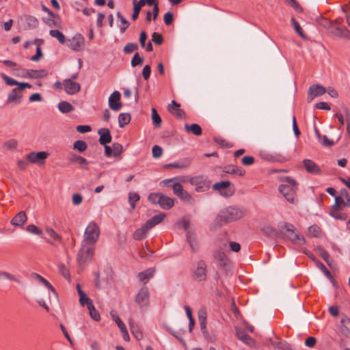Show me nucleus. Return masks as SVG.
Wrapping results in <instances>:
<instances>
[{
    "label": "nucleus",
    "instance_id": "f257e3e1",
    "mask_svg": "<svg viewBox=\"0 0 350 350\" xmlns=\"http://www.w3.org/2000/svg\"><path fill=\"white\" fill-rule=\"evenodd\" d=\"M244 215L245 212L243 209L237 206H230L221 210L218 213L215 221L218 226H222L223 225L240 219Z\"/></svg>",
    "mask_w": 350,
    "mask_h": 350
},
{
    "label": "nucleus",
    "instance_id": "f03ea898",
    "mask_svg": "<svg viewBox=\"0 0 350 350\" xmlns=\"http://www.w3.org/2000/svg\"><path fill=\"white\" fill-rule=\"evenodd\" d=\"M278 190L285 199L291 204L297 202V183L291 177H285L282 180Z\"/></svg>",
    "mask_w": 350,
    "mask_h": 350
},
{
    "label": "nucleus",
    "instance_id": "7ed1b4c3",
    "mask_svg": "<svg viewBox=\"0 0 350 350\" xmlns=\"http://www.w3.org/2000/svg\"><path fill=\"white\" fill-rule=\"evenodd\" d=\"M342 18H338L334 21H326V23L332 34L338 37L350 39V32L347 28L342 24Z\"/></svg>",
    "mask_w": 350,
    "mask_h": 350
},
{
    "label": "nucleus",
    "instance_id": "20e7f679",
    "mask_svg": "<svg viewBox=\"0 0 350 350\" xmlns=\"http://www.w3.org/2000/svg\"><path fill=\"white\" fill-rule=\"evenodd\" d=\"M148 200L153 204H159L164 210H169L174 205V200L161 193H151Z\"/></svg>",
    "mask_w": 350,
    "mask_h": 350
},
{
    "label": "nucleus",
    "instance_id": "39448f33",
    "mask_svg": "<svg viewBox=\"0 0 350 350\" xmlns=\"http://www.w3.org/2000/svg\"><path fill=\"white\" fill-rule=\"evenodd\" d=\"M342 206H346L345 201L342 196H335V204L332 206L329 211V215L336 219L340 221H345L348 215L346 213L341 212Z\"/></svg>",
    "mask_w": 350,
    "mask_h": 350
},
{
    "label": "nucleus",
    "instance_id": "423d86ee",
    "mask_svg": "<svg viewBox=\"0 0 350 350\" xmlns=\"http://www.w3.org/2000/svg\"><path fill=\"white\" fill-rule=\"evenodd\" d=\"M94 252V245L83 243L77 255V262L82 267L86 263L90 262L93 257Z\"/></svg>",
    "mask_w": 350,
    "mask_h": 350
},
{
    "label": "nucleus",
    "instance_id": "0eeeda50",
    "mask_svg": "<svg viewBox=\"0 0 350 350\" xmlns=\"http://www.w3.org/2000/svg\"><path fill=\"white\" fill-rule=\"evenodd\" d=\"M100 235L98 226L94 221L90 222L84 232V241L85 244L94 245L98 241Z\"/></svg>",
    "mask_w": 350,
    "mask_h": 350
},
{
    "label": "nucleus",
    "instance_id": "6e6552de",
    "mask_svg": "<svg viewBox=\"0 0 350 350\" xmlns=\"http://www.w3.org/2000/svg\"><path fill=\"white\" fill-rule=\"evenodd\" d=\"M26 88H31L32 85L29 83H21L19 84V87L14 88L10 92L8 96L6 103H14L16 105L21 103L23 98V94L21 92Z\"/></svg>",
    "mask_w": 350,
    "mask_h": 350
},
{
    "label": "nucleus",
    "instance_id": "1a4fd4ad",
    "mask_svg": "<svg viewBox=\"0 0 350 350\" xmlns=\"http://www.w3.org/2000/svg\"><path fill=\"white\" fill-rule=\"evenodd\" d=\"M135 301L139 305L141 310L149 306L150 292L146 286H144L140 288L135 297Z\"/></svg>",
    "mask_w": 350,
    "mask_h": 350
},
{
    "label": "nucleus",
    "instance_id": "9d476101",
    "mask_svg": "<svg viewBox=\"0 0 350 350\" xmlns=\"http://www.w3.org/2000/svg\"><path fill=\"white\" fill-rule=\"evenodd\" d=\"M206 262L200 260L197 262V267L193 273V278L198 282L205 281L207 278V269Z\"/></svg>",
    "mask_w": 350,
    "mask_h": 350
},
{
    "label": "nucleus",
    "instance_id": "9b49d317",
    "mask_svg": "<svg viewBox=\"0 0 350 350\" xmlns=\"http://www.w3.org/2000/svg\"><path fill=\"white\" fill-rule=\"evenodd\" d=\"M230 182L229 181H221L216 183L213 185V189L218 191L219 193L226 197H230L234 194V189L230 188Z\"/></svg>",
    "mask_w": 350,
    "mask_h": 350
},
{
    "label": "nucleus",
    "instance_id": "f8f14e48",
    "mask_svg": "<svg viewBox=\"0 0 350 350\" xmlns=\"http://www.w3.org/2000/svg\"><path fill=\"white\" fill-rule=\"evenodd\" d=\"M213 256L217 261L218 266L224 270H227L230 265V260L226 254L221 250L213 252Z\"/></svg>",
    "mask_w": 350,
    "mask_h": 350
},
{
    "label": "nucleus",
    "instance_id": "ddd939ff",
    "mask_svg": "<svg viewBox=\"0 0 350 350\" xmlns=\"http://www.w3.org/2000/svg\"><path fill=\"white\" fill-rule=\"evenodd\" d=\"M49 154L44 151L31 152L27 154V160L31 163L44 164L45 159L48 157Z\"/></svg>",
    "mask_w": 350,
    "mask_h": 350
},
{
    "label": "nucleus",
    "instance_id": "4468645a",
    "mask_svg": "<svg viewBox=\"0 0 350 350\" xmlns=\"http://www.w3.org/2000/svg\"><path fill=\"white\" fill-rule=\"evenodd\" d=\"M85 40L81 34H76L68 41V46L72 50L79 51L84 46Z\"/></svg>",
    "mask_w": 350,
    "mask_h": 350
},
{
    "label": "nucleus",
    "instance_id": "2eb2a0df",
    "mask_svg": "<svg viewBox=\"0 0 350 350\" xmlns=\"http://www.w3.org/2000/svg\"><path fill=\"white\" fill-rule=\"evenodd\" d=\"M326 92L325 88L319 84L312 85L308 91L307 99L308 102H311L315 97L321 96Z\"/></svg>",
    "mask_w": 350,
    "mask_h": 350
},
{
    "label": "nucleus",
    "instance_id": "dca6fc26",
    "mask_svg": "<svg viewBox=\"0 0 350 350\" xmlns=\"http://www.w3.org/2000/svg\"><path fill=\"white\" fill-rule=\"evenodd\" d=\"M192 162V159L186 157L181 159L176 162L165 164L163 167L165 169L168 168H176L180 170H185L188 168Z\"/></svg>",
    "mask_w": 350,
    "mask_h": 350
},
{
    "label": "nucleus",
    "instance_id": "f3484780",
    "mask_svg": "<svg viewBox=\"0 0 350 350\" xmlns=\"http://www.w3.org/2000/svg\"><path fill=\"white\" fill-rule=\"evenodd\" d=\"M303 165L309 174L314 175H321L322 174L321 167L311 159H304Z\"/></svg>",
    "mask_w": 350,
    "mask_h": 350
},
{
    "label": "nucleus",
    "instance_id": "a211bd4d",
    "mask_svg": "<svg viewBox=\"0 0 350 350\" xmlns=\"http://www.w3.org/2000/svg\"><path fill=\"white\" fill-rule=\"evenodd\" d=\"M121 94L118 91H114L109 98V106L113 111H119L122 104L120 102Z\"/></svg>",
    "mask_w": 350,
    "mask_h": 350
},
{
    "label": "nucleus",
    "instance_id": "6ab92c4d",
    "mask_svg": "<svg viewBox=\"0 0 350 350\" xmlns=\"http://www.w3.org/2000/svg\"><path fill=\"white\" fill-rule=\"evenodd\" d=\"M63 85L66 92L70 95L75 94L81 90L80 83L72 81V80L64 79Z\"/></svg>",
    "mask_w": 350,
    "mask_h": 350
},
{
    "label": "nucleus",
    "instance_id": "aec40b11",
    "mask_svg": "<svg viewBox=\"0 0 350 350\" xmlns=\"http://www.w3.org/2000/svg\"><path fill=\"white\" fill-rule=\"evenodd\" d=\"M180 105L176 103L175 100H172L171 104L167 106L168 111L176 116L177 118H185L186 113L183 109H180Z\"/></svg>",
    "mask_w": 350,
    "mask_h": 350
},
{
    "label": "nucleus",
    "instance_id": "412c9836",
    "mask_svg": "<svg viewBox=\"0 0 350 350\" xmlns=\"http://www.w3.org/2000/svg\"><path fill=\"white\" fill-rule=\"evenodd\" d=\"M27 216L25 211L18 212L10 221V224L15 226L21 228L27 222Z\"/></svg>",
    "mask_w": 350,
    "mask_h": 350
},
{
    "label": "nucleus",
    "instance_id": "4be33fe9",
    "mask_svg": "<svg viewBox=\"0 0 350 350\" xmlns=\"http://www.w3.org/2000/svg\"><path fill=\"white\" fill-rule=\"evenodd\" d=\"M21 21L25 23V29H36L39 25L38 20L33 16L25 14L21 17Z\"/></svg>",
    "mask_w": 350,
    "mask_h": 350
},
{
    "label": "nucleus",
    "instance_id": "5701e85b",
    "mask_svg": "<svg viewBox=\"0 0 350 350\" xmlns=\"http://www.w3.org/2000/svg\"><path fill=\"white\" fill-rule=\"evenodd\" d=\"M98 134L99 135V143L101 145L105 146L111 142L112 137L109 129L102 128L98 130Z\"/></svg>",
    "mask_w": 350,
    "mask_h": 350
},
{
    "label": "nucleus",
    "instance_id": "b1692460",
    "mask_svg": "<svg viewBox=\"0 0 350 350\" xmlns=\"http://www.w3.org/2000/svg\"><path fill=\"white\" fill-rule=\"evenodd\" d=\"M23 72H25L27 77L31 79L44 78L48 75V71L44 69L39 70L32 69H24Z\"/></svg>",
    "mask_w": 350,
    "mask_h": 350
},
{
    "label": "nucleus",
    "instance_id": "393cba45",
    "mask_svg": "<svg viewBox=\"0 0 350 350\" xmlns=\"http://www.w3.org/2000/svg\"><path fill=\"white\" fill-rule=\"evenodd\" d=\"M150 230V228L145 223L141 228L135 230L133 234V239L136 241H142L144 239Z\"/></svg>",
    "mask_w": 350,
    "mask_h": 350
},
{
    "label": "nucleus",
    "instance_id": "a878e982",
    "mask_svg": "<svg viewBox=\"0 0 350 350\" xmlns=\"http://www.w3.org/2000/svg\"><path fill=\"white\" fill-rule=\"evenodd\" d=\"M223 172L226 174H235L243 176L245 174V170L239 166L229 165L224 167Z\"/></svg>",
    "mask_w": 350,
    "mask_h": 350
},
{
    "label": "nucleus",
    "instance_id": "bb28decb",
    "mask_svg": "<svg viewBox=\"0 0 350 350\" xmlns=\"http://www.w3.org/2000/svg\"><path fill=\"white\" fill-rule=\"evenodd\" d=\"M185 130L187 133H191L197 136L201 135L202 133L201 126L196 123H193L192 124H186L185 125Z\"/></svg>",
    "mask_w": 350,
    "mask_h": 350
},
{
    "label": "nucleus",
    "instance_id": "cd10ccee",
    "mask_svg": "<svg viewBox=\"0 0 350 350\" xmlns=\"http://www.w3.org/2000/svg\"><path fill=\"white\" fill-rule=\"evenodd\" d=\"M340 323L341 333L347 338H350V319L347 317L342 318Z\"/></svg>",
    "mask_w": 350,
    "mask_h": 350
},
{
    "label": "nucleus",
    "instance_id": "c85d7f7f",
    "mask_svg": "<svg viewBox=\"0 0 350 350\" xmlns=\"http://www.w3.org/2000/svg\"><path fill=\"white\" fill-rule=\"evenodd\" d=\"M165 217V213H159L158 215L153 216L151 219L146 221V224L150 228V229H151L154 226L161 223L164 219Z\"/></svg>",
    "mask_w": 350,
    "mask_h": 350
},
{
    "label": "nucleus",
    "instance_id": "c756f323",
    "mask_svg": "<svg viewBox=\"0 0 350 350\" xmlns=\"http://www.w3.org/2000/svg\"><path fill=\"white\" fill-rule=\"evenodd\" d=\"M154 270L152 269H148L144 271L139 272L138 273V278L141 282L146 284L148 281L153 276Z\"/></svg>",
    "mask_w": 350,
    "mask_h": 350
},
{
    "label": "nucleus",
    "instance_id": "7c9ffc66",
    "mask_svg": "<svg viewBox=\"0 0 350 350\" xmlns=\"http://www.w3.org/2000/svg\"><path fill=\"white\" fill-rule=\"evenodd\" d=\"M70 162L72 163H77L80 167L85 168V170L88 169V161L87 159L81 156L75 154L70 158Z\"/></svg>",
    "mask_w": 350,
    "mask_h": 350
},
{
    "label": "nucleus",
    "instance_id": "2f4dec72",
    "mask_svg": "<svg viewBox=\"0 0 350 350\" xmlns=\"http://www.w3.org/2000/svg\"><path fill=\"white\" fill-rule=\"evenodd\" d=\"M167 331L174 338H176L182 345H185V340L183 338V335L185 333V330L180 329L178 331H175L173 329L169 327L167 329Z\"/></svg>",
    "mask_w": 350,
    "mask_h": 350
},
{
    "label": "nucleus",
    "instance_id": "473e14b6",
    "mask_svg": "<svg viewBox=\"0 0 350 350\" xmlns=\"http://www.w3.org/2000/svg\"><path fill=\"white\" fill-rule=\"evenodd\" d=\"M131 117L129 113H122L118 116V124L120 128H124L131 121Z\"/></svg>",
    "mask_w": 350,
    "mask_h": 350
},
{
    "label": "nucleus",
    "instance_id": "72a5a7b5",
    "mask_svg": "<svg viewBox=\"0 0 350 350\" xmlns=\"http://www.w3.org/2000/svg\"><path fill=\"white\" fill-rule=\"evenodd\" d=\"M133 12L132 14V19L135 21L139 14V12L142 10V8L144 6V1L139 0L137 3H136V0H133Z\"/></svg>",
    "mask_w": 350,
    "mask_h": 350
},
{
    "label": "nucleus",
    "instance_id": "f704fd0d",
    "mask_svg": "<svg viewBox=\"0 0 350 350\" xmlns=\"http://www.w3.org/2000/svg\"><path fill=\"white\" fill-rule=\"evenodd\" d=\"M291 25H293L295 32L303 39H307V36L304 32L299 23L295 20V18H291Z\"/></svg>",
    "mask_w": 350,
    "mask_h": 350
},
{
    "label": "nucleus",
    "instance_id": "c9c22d12",
    "mask_svg": "<svg viewBox=\"0 0 350 350\" xmlns=\"http://www.w3.org/2000/svg\"><path fill=\"white\" fill-rule=\"evenodd\" d=\"M58 109L63 113H67L72 111L75 108L70 103L67 101H61L58 104Z\"/></svg>",
    "mask_w": 350,
    "mask_h": 350
},
{
    "label": "nucleus",
    "instance_id": "e433bc0d",
    "mask_svg": "<svg viewBox=\"0 0 350 350\" xmlns=\"http://www.w3.org/2000/svg\"><path fill=\"white\" fill-rule=\"evenodd\" d=\"M199 318V322H200V327L201 329L202 332L203 333L204 336H206L207 334V330H206V313L200 312L198 314Z\"/></svg>",
    "mask_w": 350,
    "mask_h": 350
},
{
    "label": "nucleus",
    "instance_id": "4c0bfd02",
    "mask_svg": "<svg viewBox=\"0 0 350 350\" xmlns=\"http://www.w3.org/2000/svg\"><path fill=\"white\" fill-rule=\"evenodd\" d=\"M237 336L240 340L246 345H250L252 343H254L252 337L243 331L237 332Z\"/></svg>",
    "mask_w": 350,
    "mask_h": 350
},
{
    "label": "nucleus",
    "instance_id": "58836bf2",
    "mask_svg": "<svg viewBox=\"0 0 350 350\" xmlns=\"http://www.w3.org/2000/svg\"><path fill=\"white\" fill-rule=\"evenodd\" d=\"M289 239L295 244L299 245H304L306 244V239L304 237L300 234H293L292 236H289Z\"/></svg>",
    "mask_w": 350,
    "mask_h": 350
},
{
    "label": "nucleus",
    "instance_id": "ea45409f",
    "mask_svg": "<svg viewBox=\"0 0 350 350\" xmlns=\"http://www.w3.org/2000/svg\"><path fill=\"white\" fill-rule=\"evenodd\" d=\"M33 277L36 278L40 282L43 284L47 288H49L50 291H53V293H55V288L49 282H48L44 278L39 275L38 273H33L32 274Z\"/></svg>",
    "mask_w": 350,
    "mask_h": 350
},
{
    "label": "nucleus",
    "instance_id": "a19ab883",
    "mask_svg": "<svg viewBox=\"0 0 350 350\" xmlns=\"http://www.w3.org/2000/svg\"><path fill=\"white\" fill-rule=\"evenodd\" d=\"M279 227L281 230H285V231L286 232V234L288 237L289 236H292L293 234H295V227L293 224L284 222L280 224Z\"/></svg>",
    "mask_w": 350,
    "mask_h": 350
},
{
    "label": "nucleus",
    "instance_id": "79ce46f5",
    "mask_svg": "<svg viewBox=\"0 0 350 350\" xmlns=\"http://www.w3.org/2000/svg\"><path fill=\"white\" fill-rule=\"evenodd\" d=\"M49 34L51 36L57 38L61 44L65 43V36L60 31L57 29H51L49 31Z\"/></svg>",
    "mask_w": 350,
    "mask_h": 350
},
{
    "label": "nucleus",
    "instance_id": "37998d69",
    "mask_svg": "<svg viewBox=\"0 0 350 350\" xmlns=\"http://www.w3.org/2000/svg\"><path fill=\"white\" fill-rule=\"evenodd\" d=\"M73 148L79 152H83L87 150L88 144L85 141L77 140L73 144Z\"/></svg>",
    "mask_w": 350,
    "mask_h": 350
},
{
    "label": "nucleus",
    "instance_id": "c03bdc74",
    "mask_svg": "<svg viewBox=\"0 0 350 350\" xmlns=\"http://www.w3.org/2000/svg\"><path fill=\"white\" fill-rule=\"evenodd\" d=\"M88 310L90 312V315L96 321H98L100 319V314L99 312L96 310L94 308V306L92 303H90L88 306Z\"/></svg>",
    "mask_w": 350,
    "mask_h": 350
},
{
    "label": "nucleus",
    "instance_id": "a18cd8bd",
    "mask_svg": "<svg viewBox=\"0 0 350 350\" xmlns=\"http://www.w3.org/2000/svg\"><path fill=\"white\" fill-rule=\"evenodd\" d=\"M140 196L138 193L131 192L129 196V202L132 209H135V204L139 200Z\"/></svg>",
    "mask_w": 350,
    "mask_h": 350
},
{
    "label": "nucleus",
    "instance_id": "49530a36",
    "mask_svg": "<svg viewBox=\"0 0 350 350\" xmlns=\"http://www.w3.org/2000/svg\"><path fill=\"white\" fill-rule=\"evenodd\" d=\"M152 120L155 127H159L161 124V118L154 108L152 109Z\"/></svg>",
    "mask_w": 350,
    "mask_h": 350
},
{
    "label": "nucleus",
    "instance_id": "de8ad7c7",
    "mask_svg": "<svg viewBox=\"0 0 350 350\" xmlns=\"http://www.w3.org/2000/svg\"><path fill=\"white\" fill-rule=\"evenodd\" d=\"M317 250L321 257L326 262L327 265H330V255L322 247H318Z\"/></svg>",
    "mask_w": 350,
    "mask_h": 350
},
{
    "label": "nucleus",
    "instance_id": "09e8293b",
    "mask_svg": "<svg viewBox=\"0 0 350 350\" xmlns=\"http://www.w3.org/2000/svg\"><path fill=\"white\" fill-rule=\"evenodd\" d=\"M3 146L7 148L8 150H14L17 148V146H18V142L16 139H9L8 141H6L4 144H3Z\"/></svg>",
    "mask_w": 350,
    "mask_h": 350
},
{
    "label": "nucleus",
    "instance_id": "8fccbe9b",
    "mask_svg": "<svg viewBox=\"0 0 350 350\" xmlns=\"http://www.w3.org/2000/svg\"><path fill=\"white\" fill-rule=\"evenodd\" d=\"M1 77L4 80L6 85H10V86L18 85V87H19V84L21 83V82H18L16 80L7 76L5 74H1Z\"/></svg>",
    "mask_w": 350,
    "mask_h": 350
},
{
    "label": "nucleus",
    "instance_id": "3c124183",
    "mask_svg": "<svg viewBox=\"0 0 350 350\" xmlns=\"http://www.w3.org/2000/svg\"><path fill=\"white\" fill-rule=\"evenodd\" d=\"M144 62V58L140 57L138 53H136L131 59V64L132 67H135L138 65H142Z\"/></svg>",
    "mask_w": 350,
    "mask_h": 350
},
{
    "label": "nucleus",
    "instance_id": "603ef678",
    "mask_svg": "<svg viewBox=\"0 0 350 350\" xmlns=\"http://www.w3.org/2000/svg\"><path fill=\"white\" fill-rule=\"evenodd\" d=\"M26 230L31 234H34L38 236H41L42 234V231L39 229L34 224H29L27 226Z\"/></svg>",
    "mask_w": 350,
    "mask_h": 350
},
{
    "label": "nucleus",
    "instance_id": "864d4df0",
    "mask_svg": "<svg viewBox=\"0 0 350 350\" xmlns=\"http://www.w3.org/2000/svg\"><path fill=\"white\" fill-rule=\"evenodd\" d=\"M137 49L138 45L136 43L130 42L124 46L123 51L126 54H129Z\"/></svg>",
    "mask_w": 350,
    "mask_h": 350
},
{
    "label": "nucleus",
    "instance_id": "5fc2aeb1",
    "mask_svg": "<svg viewBox=\"0 0 350 350\" xmlns=\"http://www.w3.org/2000/svg\"><path fill=\"white\" fill-rule=\"evenodd\" d=\"M112 147L113 157H118L122 154L123 147L120 144L113 143Z\"/></svg>",
    "mask_w": 350,
    "mask_h": 350
},
{
    "label": "nucleus",
    "instance_id": "6e6d98bb",
    "mask_svg": "<svg viewBox=\"0 0 350 350\" xmlns=\"http://www.w3.org/2000/svg\"><path fill=\"white\" fill-rule=\"evenodd\" d=\"M111 318L116 323V324H117L118 327H119V329H120V331H123V329H125L126 325L122 321L120 318L116 314H113L112 312H111Z\"/></svg>",
    "mask_w": 350,
    "mask_h": 350
},
{
    "label": "nucleus",
    "instance_id": "4d7b16f0",
    "mask_svg": "<svg viewBox=\"0 0 350 350\" xmlns=\"http://www.w3.org/2000/svg\"><path fill=\"white\" fill-rule=\"evenodd\" d=\"M46 233L49 237H51L54 241H60L61 239L60 236L58 234H57L53 229L51 228H46Z\"/></svg>",
    "mask_w": 350,
    "mask_h": 350
},
{
    "label": "nucleus",
    "instance_id": "13d9d810",
    "mask_svg": "<svg viewBox=\"0 0 350 350\" xmlns=\"http://www.w3.org/2000/svg\"><path fill=\"white\" fill-rule=\"evenodd\" d=\"M344 112L346 118V123H347V135L349 137H350V109L347 108L344 109Z\"/></svg>",
    "mask_w": 350,
    "mask_h": 350
},
{
    "label": "nucleus",
    "instance_id": "bf43d9fd",
    "mask_svg": "<svg viewBox=\"0 0 350 350\" xmlns=\"http://www.w3.org/2000/svg\"><path fill=\"white\" fill-rule=\"evenodd\" d=\"M319 142L321 143L322 146L325 147H332L335 144V142L328 139L326 135H322L321 140Z\"/></svg>",
    "mask_w": 350,
    "mask_h": 350
},
{
    "label": "nucleus",
    "instance_id": "052dcab7",
    "mask_svg": "<svg viewBox=\"0 0 350 350\" xmlns=\"http://www.w3.org/2000/svg\"><path fill=\"white\" fill-rule=\"evenodd\" d=\"M340 194L342 196L343 199L345 200L346 206L350 207V196L345 189H342L340 191Z\"/></svg>",
    "mask_w": 350,
    "mask_h": 350
},
{
    "label": "nucleus",
    "instance_id": "680f3d73",
    "mask_svg": "<svg viewBox=\"0 0 350 350\" xmlns=\"http://www.w3.org/2000/svg\"><path fill=\"white\" fill-rule=\"evenodd\" d=\"M152 40L158 45H161L163 42V38L161 34L154 32L152 35Z\"/></svg>",
    "mask_w": 350,
    "mask_h": 350
},
{
    "label": "nucleus",
    "instance_id": "e2e57ef3",
    "mask_svg": "<svg viewBox=\"0 0 350 350\" xmlns=\"http://www.w3.org/2000/svg\"><path fill=\"white\" fill-rule=\"evenodd\" d=\"M152 152L153 157L159 158L162 155L163 150L160 146H159L157 145H154L152 147Z\"/></svg>",
    "mask_w": 350,
    "mask_h": 350
},
{
    "label": "nucleus",
    "instance_id": "0e129e2a",
    "mask_svg": "<svg viewBox=\"0 0 350 350\" xmlns=\"http://www.w3.org/2000/svg\"><path fill=\"white\" fill-rule=\"evenodd\" d=\"M172 188L174 193L177 196L184 190L182 185L179 183H173Z\"/></svg>",
    "mask_w": 350,
    "mask_h": 350
},
{
    "label": "nucleus",
    "instance_id": "69168bd1",
    "mask_svg": "<svg viewBox=\"0 0 350 350\" xmlns=\"http://www.w3.org/2000/svg\"><path fill=\"white\" fill-rule=\"evenodd\" d=\"M42 57V53L41 51V47L40 46V45H37L36 55L31 56L30 57V59L33 62H38L41 59Z\"/></svg>",
    "mask_w": 350,
    "mask_h": 350
},
{
    "label": "nucleus",
    "instance_id": "338daca9",
    "mask_svg": "<svg viewBox=\"0 0 350 350\" xmlns=\"http://www.w3.org/2000/svg\"><path fill=\"white\" fill-rule=\"evenodd\" d=\"M317 265L321 269L327 278H332V273L321 261H317Z\"/></svg>",
    "mask_w": 350,
    "mask_h": 350
},
{
    "label": "nucleus",
    "instance_id": "774afa93",
    "mask_svg": "<svg viewBox=\"0 0 350 350\" xmlns=\"http://www.w3.org/2000/svg\"><path fill=\"white\" fill-rule=\"evenodd\" d=\"M308 231L314 237H318L321 233V229L317 225L310 226L308 228Z\"/></svg>",
    "mask_w": 350,
    "mask_h": 350
}]
</instances>
